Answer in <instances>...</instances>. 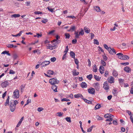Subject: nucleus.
<instances>
[{"label": "nucleus", "mask_w": 133, "mask_h": 133, "mask_svg": "<svg viewBox=\"0 0 133 133\" xmlns=\"http://www.w3.org/2000/svg\"><path fill=\"white\" fill-rule=\"evenodd\" d=\"M94 127V125H92L91 127H90L87 130L88 132H90L92 131V129L93 128V127Z\"/></svg>", "instance_id": "c9c22d12"}, {"label": "nucleus", "mask_w": 133, "mask_h": 133, "mask_svg": "<svg viewBox=\"0 0 133 133\" xmlns=\"http://www.w3.org/2000/svg\"><path fill=\"white\" fill-rule=\"evenodd\" d=\"M36 35H34V37H37L38 38H39L40 37H41L42 36V34H40L38 33H37V34H36Z\"/></svg>", "instance_id": "09e8293b"}, {"label": "nucleus", "mask_w": 133, "mask_h": 133, "mask_svg": "<svg viewBox=\"0 0 133 133\" xmlns=\"http://www.w3.org/2000/svg\"><path fill=\"white\" fill-rule=\"evenodd\" d=\"M11 102H12V104H13V105L15 106L16 107V105L18 103V102H17V100H15L13 102H11Z\"/></svg>", "instance_id": "473e14b6"}, {"label": "nucleus", "mask_w": 133, "mask_h": 133, "mask_svg": "<svg viewBox=\"0 0 133 133\" xmlns=\"http://www.w3.org/2000/svg\"><path fill=\"white\" fill-rule=\"evenodd\" d=\"M84 34V31L82 29H81V31L78 33V31H75L74 34L75 35V37L77 38H79V36L80 35H83Z\"/></svg>", "instance_id": "f257e3e1"}, {"label": "nucleus", "mask_w": 133, "mask_h": 133, "mask_svg": "<svg viewBox=\"0 0 133 133\" xmlns=\"http://www.w3.org/2000/svg\"><path fill=\"white\" fill-rule=\"evenodd\" d=\"M25 87V85H22L20 87V88L21 89V92H23V91L24 89V88Z\"/></svg>", "instance_id": "e433bc0d"}, {"label": "nucleus", "mask_w": 133, "mask_h": 133, "mask_svg": "<svg viewBox=\"0 0 133 133\" xmlns=\"http://www.w3.org/2000/svg\"><path fill=\"white\" fill-rule=\"evenodd\" d=\"M13 96L14 98H18L19 97V91L18 90L16 89L14 92Z\"/></svg>", "instance_id": "7ed1b4c3"}, {"label": "nucleus", "mask_w": 133, "mask_h": 133, "mask_svg": "<svg viewBox=\"0 0 133 133\" xmlns=\"http://www.w3.org/2000/svg\"><path fill=\"white\" fill-rule=\"evenodd\" d=\"M94 43L97 45H98L99 44V43L98 40L96 39H94Z\"/></svg>", "instance_id": "37998d69"}, {"label": "nucleus", "mask_w": 133, "mask_h": 133, "mask_svg": "<svg viewBox=\"0 0 133 133\" xmlns=\"http://www.w3.org/2000/svg\"><path fill=\"white\" fill-rule=\"evenodd\" d=\"M83 100L85 103H87L88 104H91L92 103L91 101L88 100L85 98L83 99Z\"/></svg>", "instance_id": "f704fd0d"}, {"label": "nucleus", "mask_w": 133, "mask_h": 133, "mask_svg": "<svg viewBox=\"0 0 133 133\" xmlns=\"http://www.w3.org/2000/svg\"><path fill=\"white\" fill-rule=\"evenodd\" d=\"M112 120H113V119L112 118H109L106 119L105 120V121L106 122H107V121L111 122V121H112Z\"/></svg>", "instance_id": "338daca9"}, {"label": "nucleus", "mask_w": 133, "mask_h": 133, "mask_svg": "<svg viewBox=\"0 0 133 133\" xmlns=\"http://www.w3.org/2000/svg\"><path fill=\"white\" fill-rule=\"evenodd\" d=\"M103 88L106 90H107L109 89V86L107 81L105 82L103 84Z\"/></svg>", "instance_id": "1a4fd4ad"}, {"label": "nucleus", "mask_w": 133, "mask_h": 133, "mask_svg": "<svg viewBox=\"0 0 133 133\" xmlns=\"http://www.w3.org/2000/svg\"><path fill=\"white\" fill-rule=\"evenodd\" d=\"M62 102H63L65 101L66 102H68L70 101V100L69 99H67L66 98H63L61 100Z\"/></svg>", "instance_id": "ea45409f"}, {"label": "nucleus", "mask_w": 133, "mask_h": 133, "mask_svg": "<svg viewBox=\"0 0 133 133\" xmlns=\"http://www.w3.org/2000/svg\"><path fill=\"white\" fill-rule=\"evenodd\" d=\"M84 30L85 32L87 33H89L90 31V29L86 27H85L84 28Z\"/></svg>", "instance_id": "4be33fe9"}, {"label": "nucleus", "mask_w": 133, "mask_h": 133, "mask_svg": "<svg viewBox=\"0 0 133 133\" xmlns=\"http://www.w3.org/2000/svg\"><path fill=\"white\" fill-rule=\"evenodd\" d=\"M94 9L97 12H100L101 11L100 7L98 6H94Z\"/></svg>", "instance_id": "6ab92c4d"}, {"label": "nucleus", "mask_w": 133, "mask_h": 133, "mask_svg": "<svg viewBox=\"0 0 133 133\" xmlns=\"http://www.w3.org/2000/svg\"><path fill=\"white\" fill-rule=\"evenodd\" d=\"M57 114H58V116L59 117L62 116L63 114V113H62L61 112H58L57 113Z\"/></svg>", "instance_id": "69168bd1"}, {"label": "nucleus", "mask_w": 133, "mask_h": 133, "mask_svg": "<svg viewBox=\"0 0 133 133\" xmlns=\"http://www.w3.org/2000/svg\"><path fill=\"white\" fill-rule=\"evenodd\" d=\"M59 81L57 80L56 78H52L50 79L49 83L51 85H55V84H57L59 82Z\"/></svg>", "instance_id": "f03ea898"}, {"label": "nucleus", "mask_w": 133, "mask_h": 133, "mask_svg": "<svg viewBox=\"0 0 133 133\" xmlns=\"http://www.w3.org/2000/svg\"><path fill=\"white\" fill-rule=\"evenodd\" d=\"M94 77L95 79L97 81H99L100 80L101 77H99V76H98L96 75H94Z\"/></svg>", "instance_id": "bb28decb"}, {"label": "nucleus", "mask_w": 133, "mask_h": 133, "mask_svg": "<svg viewBox=\"0 0 133 133\" xmlns=\"http://www.w3.org/2000/svg\"><path fill=\"white\" fill-rule=\"evenodd\" d=\"M124 70L127 72H130L131 71V69L128 66L125 67L124 68Z\"/></svg>", "instance_id": "ddd939ff"}, {"label": "nucleus", "mask_w": 133, "mask_h": 133, "mask_svg": "<svg viewBox=\"0 0 133 133\" xmlns=\"http://www.w3.org/2000/svg\"><path fill=\"white\" fill-rule=\"evenodd\" d=\"M72 75L73 76H76L78 75L79 74V72H76V69H74L72 71Z\"/></svg>", "instance_id": "f3484780"}, {"label": "nucleus", "mask_w": 133, "mask_h": 133, "mask_svg": "<svg viewBox=\"0 0 133 133\" xmlns=\"http://www.w3.org/2000/svg\"><path fill=\"white\" fill-rule=\"evenodd\" d=\"M118 75V72L115 69H113L112 73V75L115 77H117Z\"/></svg>", "instance_id": "4468645a"}, {"label": "nucleus", "mask_w": 133, "mask_h": 133, "mask_svg": "<svg viewBox=\"0 0 133 133\" xmlns=\"http://www.w3.org/2000/svg\"><path fill=\"white\" fill-rule=\"evenodd\" d=\"M44 109L42 108H38L37 109V110L39 112H41Z\"/></svg>", "instance_id": "0e129e2a"}, {"label": "nucleus", "mask_w": 133, "mask_h": 133, "mask_svg": "<svg viewBox=\"0 0 133 133\" xmlns=\"http://www.w3.org/2000/svg\"><path fill=\"white\" fill-rule=\"evenodd\" d=\"M77 40L76 39H75L72 40V43L75 44L77 42Z\"/></svg>", "instance_id": "680f3d73"}, {"label": "nucleus", "mask_w": 133, "mask_h": 133, "mask_svg": "<svg viewBox=\"0 0 133 133\" xmlns=\"http://www.w3.org/2000/svg\"><path fill=\"white\" fill-rule=\"evenodd\" d=\"M93 86L96 91H98L100 89V85L98 83H95L94 84Z\"/></svg>", "instance_id": "20e7f679"}, {"label": "nucleus", "mask_w": 133, "mask_h": 133, "mask_svg": "<svg viewBox=\"0 0 133 133\" xmlns=\"http://www.w3.org/2000/svg\"><path fill=\"white\" fill-rule=\"evenodd\" d=\"M52 89L55 92H57V87L55 85H53L52 87Z\"/></svg>", "instance_id": "dca6fc26"}, {"label": "nucleus", "mask_w": 133, "mask_h": 133, "mask_svg": "<svg viewBox=\"0 0 133 133\" xmlns=\"http://www.w3.org/2000/svg\"><path fill=\"white\" fill-rule=\"evenodd\" d=\"M69 50V48H68V46H67L66 47L65 49L64 52H65V53H66L68 52V51Z\"/></svg>", "instance_id": "864d4df0"}, {"label": "nucleus", "mask_w": 133, "mask_h": 133, "mask_svg": "<svg viewBox=\"0 0 133 133\" xmlns=\"http://www.w3.org/2000/svg\"><path fill=\"white\" fill-rule=\"evenodd\" d=\"M10 99V97L9 96L8 97V98L6 101V102L5 103V105L6 106L9 105V101Z\"/></svg>", "instance_id": "393cba45"}, {"label": "nucleus", "mask_w": 133, "mask_h": 133, "mask_svg": "<svg viewBox=\"0 0 133 133\" xmlns=\"http://www.w3.org/2000/svg\"><path fill=\"white\" fill-rule=\"evenodd\" d=\"M48 48L51 50H53V49L54 46H52L51 45H49L48 46Z\"/></svg>", "instance_id": "de8ad7c7"}, {"label": "nucleus", "mask_w": 133, "mask_h": 133, "mask_svg": "<svg viewBox=\"0 0 133 133\" xmlns=\"http://www.w3.org/2000/svg\"><path fill=\"white\" fill-rule=\"evenodd\" d=\"M7 46L8 48H12L14 47V45L13 44H8L7 45Z\"/></svg>", "instance_id": "c03bdc74"}, {"label": "nucleus", "mask_w": 133, "mask_h": 133, "mask_svg": "<svg viewBox=\"0 0 133 133\" xmlns=\"http://www.w3.org/2000/svg\"><path fill=\"white\" fill-rule=\"evenodd\" d=\"M20 16V15L19 14H14L12 15L11 16L12 17L16 18L19 17Z\"/></svg>", "instance_id": "cd10ccee"}, {"label": "nucleus", "mask_w": 133, "mask_h": 133, "mask_svg": "<svg viewBox=\"0 0 133 133\" xmlns=\"http://www.w3.org/2000/svg\"><path fill=\"white\" fill-rule=\"evenodd\" d=\"M47 8H48V10L50 11L51 12H53V10H54L53 9L51 8H50V7L49 6L48 7H47Z\"/></svg>", "instance_id": "052dcab7"}, {"label": "nucleus", "mask_w": 133, "mask_h": 133, "mask_svg": "<svg viewBox=\"0 0 133 133\" xmlns=\"http://www.w3.org/2000/svg\"><path fill=\"white\" fill-rule=\"evenodd\" d=\"M48 21V20L47 19H44L43 20H42L41 21V22L44 23H46Z\"/></svg>", "instance_id": "3c124183"}, {"label": "nucleus", "mask_w": 133, "mask_h": 133, "mask_svg": "<svg viewBox=\"0 0 133 133\" xmlns=\"http://www.w3.org/2000/svg\"><path fill=\"white\" fill-rule=\"evenodd\" d=\"M50 63V62L49 61H45L41 64V62L39 63L42 65V66L44 67L49 64Z\"/></svg>", "instance_id": "6e6552de"}, {"label": "nucleus", "mask_w": 133, "mask_h": 133, "mask_svg": "<svg viewBox=\"0 0 133 133\" xmlns=\"http://www.w3.org/2000/svg\"><path fill=\"white\" fill-rule=\"evenodd\" d=\"M56 60V58L55 57H52L50 59V60L52 62H54Z\"/></svg>", "instance_id": "8fccbe9b"}, {"label": "nucleus", "mask_w": 133, "mask_h": 133, "mask_svg": "<svg viewBox=\"0 0 133 133\" xmlns=\"http://www.w3.org/2000/svg\"><path fill=\"white\" fill-rule=\"evenodd\" d=\"M104 117L106 118H109V114H107L104 115Z\"/></svg>", "instance_id": "bf43d9fd"}, {"label": "nucleus", "mask_w": 133, "mask_h": 133, "mask_svg": "<svg viewBox=\"0 0 133 133\" xmlns=\"http://www.w3.org/2000/svg\"><path fill=\"white\" fill-rule=\"evenodd\" d=\"M65 36L66 38H69L70 36V35L68 33H65Z\"/></svg>", "instance_id": "a19ab883"}, {"label": "nucleus", "mask_w": 133, "mask_h": 133, "mask_svg": "<svg viewBox=\"0 0 133 133\" xmlns=\"http://www.w3.org/2000/svg\"><path fill=\"white\" fill-rule=\"evenodd\" d=\"M76 29V28L75 26H72L70 27V29L68 30V31H71L72 32L75 31Z\"/></svg>", "instance_id": "2eb2a0df"}, {"label": "nucleus", "mask_w": 133, "mask_h": 133, "mask_svg": "<svg viewBox=\"0 0 133 133\" xmlns=\"http://www.w3.org/2000/svg\"><path fill=\"white\" fill-rule=\"evenodd\" d=\"M96 118L98 120H103V118L100 117L98 115H97L96 116Z\"/></svg>", "instance_id": "2f4dec72"}, {"label": "nucleus", "mask_w": 133, "mask_h": 133, "mask_svg": "<svg viewBox=\"0 0 133 133\" xmlns=\"http://www.w3.org/2000/svg\"><path fill=\"white\" fill-rule=\"evenodd\" d=\"M9 83L7 81H4L1 83V86L3 88L6 87L9 85Z\"/></svg>", "instance_id": "9b49d317"}, {"label": "nucleus", "mask_w": 133, "mask_h": 133, "mask_svg": "<svg viewBox=\"0 0 133 133\" xmlns=\"http://www.w3.org/2000/svg\"><path fill=\"white\" fill-rule=\"evenodd\" d=\"M47 73L50 75H52L54 74V72L52 70H49L47 71Z\"/></svg>", "instance_id": "5701e85b"}, {"label": "nucleus", "mask_w": 133, "mask_h": 133, "mask_svg": "<svg viewBox=\"0 0 133 133\" xmlns=\"http://www.w3.org/2000/svg\"><path fill=\"white\" fill-rule=\"evenodd\" d=\"M81 86L83 88H85L87 87V85L85 82H82L81 84Z\"/></svg>", "instance_id": "a211bd4d"}, {"label": "nucleus", "mask_w": 133, "mask_h": 133, "mask_svg": "<svg viewBox=\"0 0 133 133\" xmlns=\"http://www.w3.org/2000/svg\"><path fill=\"white\" fill-rule=\"evenodd\" d=\"M100 72L101 74H103L104 71V68L102 65H101L99 69Z\"/></svg>", "instance_id": "f8f14e48"}, {"label": "nucleus", "mask_w": 133, "mask_h": 133, "mask_svg": "<svg viewBox=\"0 0 133 133\" xmlns=\"http://www.w3.org/2000/svg\"><path fill=\"white\" fill-rule=\"evenodd\" d=\"M94 66L93 67V71L95 72H96L97 71V67L96 66V65L95 64L94 65Z\"/></svg>", "instance_id": "c756f323"}, {"label": "nucleus", "mask_w": 133, "mask_h": 133, "mask_svg": "<svg viewBox=\"0 0 133 133\" xmlns=\"http://www.w3.org/2000/svg\"><path fill=\"white\" fill-rule=\"evenodd\" d=\"M126 112L130 116V119L133 118V117H132V114L130 111L129 110H127Z\"/></svg>", "instance_id": "aec40b11"}, {"label": "nucleus", "mask_w": 133, "mask_h": 133, "mask_svg": "<svg viewBox=\"0 0 133 133\" xmlns=\"http://www.w3.org/2000/svg\"><path fill=\"white\" fill-rule=\"evenodd\" d=\"M104 48L106 49L108 51L109 49L110 48V47H108L107 45L106 44H104Z\"/></svg>", "instance_id": "4d7b16f0"}, {"label": "nucleus", "mask_w": 133, "mask_h": 133, "mask_svg": "<svg viewBox=\"0 0 133 133\" xmlns=\"http://www.w3.org/2000/svg\"><path fill=\"white\" fill-rule=\"evenodd\" d=\"M123 58L122 60H127L129 59V57L127 55H123Z\"/></svg>", "instance_id": "412c9836"}, {"label": "nucleus", "mask_w": 133, "mask_h": 133, "mask_svg": "<svg viewBox=\"0 0 133 133\" xmlns=\"http://www.w3.org/2000/svg\"><path fill=\"white\" fill-rule=\"evenodd\" d=\"M115 78L112 76L109 77L107 79L108 82L110 83H114Z\"/></svg>", "instance_id": "39448f33"}, {"label": "nucleus", "mask_w": 133, "mask_h": 133, "mask_svg": "<svg viewBox=\"0 0 133 133\" xmlns=\"http://www.w3.org/2000/svg\"><path fill=\"white\" fill-rule=\"evenodd\" d=\"M66 121L70 123L71 122V118L70 117H67L65 118Z\"/></svg>", "instance_id": "4c0bfd02"}, {"label": "nucleus", "mask_w": 133, "mask_h": 133, "mask_svg": "<svg viewBox=\"0 0 133 133\" xmlns=\"http://www.w3.org/2000/svg\"><path fill=\"white\" fill-rule=\"evenodd\" d=\"M15 71H14L12 70H10L9 73L10 74H15Z\"/></svg>", "instance_id": "603ef678"}, {"label": "nucleus", "mask_w": 133, "mask_h": 133, "mask_svg": "<svg viewBox=\"0 0 133 133\" xmlns=\"http://www.w3.org/2000/svg\"><path fill=\"white\" fill-rule=\"evenodd\" d=\"M101 64L102 65V66H105L106 65V63L104 61L101 60Z\"/></svg>", "instance_id": "79ce46f5"}, {"label": "nucleus", "mask_w": 133, "mask_h": 133, "mask_svg": "<svg viewBox=\"0 0 133 133\" xmlns=\"http://www.w3.org/2000/svg\"><path fill=\"white\" fill-rule=\"evenodd\" d=\"M88 92L90 94H94L95 92V91L94 88H91L88 89Z\"/></svg>", "instance_id": "9d476101"}, {"label": "nucleus", "mask_w": 133, "mask_h": 133, "mask_svg": "<svg viewBox=\"0 0 133 133\" xmlns=\"http://www.w3.org/2000/svg\"><path fill=\"white\" fill-rule=\"evenodd\" d=\"M30 2L27 1L25 3L26 5L27 6H30Z\"/></svg>", "instance_id": "e2e57ef3"}, {"label": "nucleus", "mask_w": 133, "mask_h": 133, "mask_svg": "<svg viewBox=\"0 0 133 133\" xmlns=\"http://www.w3.org/2000/svg\"><path fill=\"white\" fill-rule=\"evenodd\" d=\"M101 107L100 104H98L96 105L95 108V110H97L100 108Z\"/></svg>", "instance_id": "7c9ffc66"}, {"label": "nucleus", "mask_w": 133, "mask_h": 133, "mask_svg": "<svg viewBox=\"0 0 133 133\" xmlns=\"http://www.w3.org/2000/svg\"><path fill=\"white\" fill-rule=\"evenodd\" d=\"M23 32L22 31H21L19 32V33L18 34H17V35H16V37L18 36H20L21 35L22 32Z\"/></svg>", "instance_id": "774afa93"}, {"label": "nucleus", "mask_w": 133, "mask_h": 133, "mask_svg": "<svg viewBox=\"0 0 133 133\" xmlns=\"http://www.w3.org/2000/svg\"><path fill=\"white\" fill-rule=\"evenodd\" d=\"M87 77L89 80H91L92 78V74H90L87 75Z\"/></svg>", "instance_id": "72a5a7b5"}, {"label": "nucleus", "mask_w": 133, "mask_h": 133, "mask_svg": "<svg viewBox=\"0 0 133 133\" xmlns=\"http://www.w3.org/2000/svg\"><path fill=\"white\" fill-rule=\"evenodd\" d=\"M108 51L109 53L113 55L114 54H116V51L113 48H110L109 49Z\"/></svg>", "instance_id": "0eeeda50"}, {"label": "nucleus", "mask_w": 133, "mask_h": 133, "mask_svg": "<svg viewBox=\"0 0 133 133\" xmlns=\"http://www.w3.org/2000/svg\"><path fill=\"white\" fill-rule=\"evenodd\" d=\"M35 14H42V12L39 11H36L34 12Z\"/></svg>", "instance_id": "13d9d810"}, {"label": "nucleus", "mask_w": 133, "mask_h": 133, "mask_svg": "<svg viewBox=\"0 0 133 133\" xmlns=\"http://www.w3.org/2000/svg\"><path fill=\"white\" fill-rule=\"evenodd\" d=\"M80 95H81V94H75L74 95V96L75 98H78L80 97Z\"/></svg>", "instance_id": "49530a36"}, {"label": "nucleus", "mask_w": 133, "mask_h": 133, "mask_svg": "<svg viewBox=\"0 0 133 133\" xmlns=\"http://www.w3.org/2000/svg\"><path fill=\"white\" fill-rule=\"evenodd\" d=\"M109 75V72L107 70H106L105 71L104 74V76L105 77H107Z\"/></svg>", "instance_id": "5fc2aeb1"}, {"label": "nucleus", "mask_w": 133, "mask_h": 133, "mask_svg": "<svg viewBox=\"0 0 133 133\" xmlns=\"http://www.w3.org/2000/svg\"><path fill=\"white\" fill-rule=\"evenodd\" d=\"M74 61L75 63L77 65H78V64L79 62L78 59H75V58L74 59Z\"/></svg>", "instance_id": "6e6d98bb"}, {"label": "nucleus", "mask_w": 133, "mask_h": 133, "mask_svg": "<svg viewBox=\"0 0 133 133\" xmlns=\"http://www.w3.org/2000/svg\"><path fill=\"white\" fill-rule=\"evenodd\" d=\"M112 93L113 94H114V95L115 96L116 95L117 93V90H116L115 89H114L113 90Z\"/></svg>", "instance_id": "58836bf2"}, {"label": "nucleus", "mask_w": 133, "mask_h": 133, "mask_svg": "<svg viewBox=\"0 0 133 133\" xmlns=\"http://www.w3.org/2000/svg\"><path fill=\"white\" fill-rule=\"evenodd\" d=\"M10 107L11 111L12 112L14 111L16 109V107L13 105V104H12V102H11V101L10 102Z\"/></svg>", "instance_id": "423d86ee"}, {"label": "nucleus", "mask_w": 133, "mask_h": 133, "mask_svg": "<svg viewBox=\"0 0 133 133\" xmlns=\"http://www.w3.org/2000/svg\"><path fill=\"white\" fill-rule=\"evenodd\" d=\"M2 54H6L7 55L10 56V54L9 53V51H3L1 53Z\"/></svg>", "instance_id": "c85d7f7f"}, {"label": "nucleus", "mask_w": 133, "mask_h": 133, "mask_svg": "<svg viewBox=\"0 0 133 133\" xmlns=\"http://www.w3.org/2000/svg\"><path fill=\"white\" fill-rule=\"evenodd\" d=\"M118 81L119 83L121 85H122L123 84V83L124 81V79H122V78H120L118 79Z\"/></svg>", "instance_id": "b1692460"}, {"label": "nucleus", "mask_w": 133, "mask_h": 133, "mask_svg": "<svg viewBox=\"0 0 133 133\" xmlns=\"http://www.w3.org/2000/svg\"><path fill=\"white\" fill-rule=\"evenodd\" d=\"M70 55L71 57L73 58H75V54L73 51H71L70 52Z\"/></svg>", "instance_id": "a878e982"}, {"label": "nucleus", "mask_w": 133, "mask_h": 133, "mask_svg": "<svg viewBox=\"0 0 133 133\" xmlns=\"http://www.w3.org/2000/svg\"><path fill=\"white\" fill-rule=\"evenodd\" d=\"M33 51V52H34V53H37V54H40V52L39 50H35Z\"/></svg>", "instance_id": "a18cd8bd"}]
</instances>
